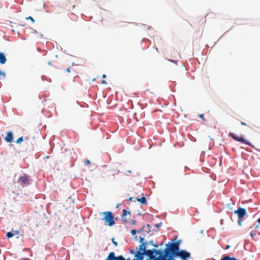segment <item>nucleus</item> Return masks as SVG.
Wrapping results in <instances>:
<instances>
[{"mask_svg":"<svg viewBox=\"0 0 260 260\" xmlns=\"http://www.w3.org/2000/svg\"><path fill=\"white\" fill-rule=\"evenodd\" d=\"M181 240L173 243L169 242L164 251L161 250V258L164 260H175L174 257H178L181 260H187L190 257V254L185 250H179Z\"/></svg>","mask_w":260,"mask_h":260,"instance_id":"obj_1","label":"nucleus"},{"mask_svg":"<svg viewBox=\"0 0 260 260\" xmlns=\"http://www.w3.org/2000/svg\"><path fill=\"white\" fill-rule=\"evenodd\" d=\"M144 238L140 237V242L141 244L137 248V251L130 250V252L134 254L135 260H144V255L149 257L150 260H164L161 258V250L156 249L147 250V242H143Z\"/></svg>","mask_w":260,"mask_h":260,"instance_id":"obj_2","label":"nucleus"},{"mask_svg":"<svg viewBox=\"0 0 260 260\" xmlns=\"http://www.w3.org/2000/svg\"><path fill=\"white\" fill-rule=\"evenodd\" d=\"M104 215V217L101 219L102 220L105 221V224L109 226H112L115 224V221L113 214L110 211L103 212L101 213Z\"/></svg>","mask_w":260,"mask_h":260,"instance_id":"obj_3","label":"nucleus"},{"mask_svg":"<svg viewBox=\"0 0 260 260\" xmlns=\"http://www.w3.org/2000/svg\"><path fill=\"white\" fill-rule=\"evenodd\" d=\"M29 178V176L27 175L26 174H24L21 176H19L17 182H15L14 183L15 187H16V183L19 184V186H18V187H19V186L23 187L25 186L29 185L30 182Z\"/></svg>","mask_w":260,"mask_h":260,"instance_id":"obj_4","label":"nucleus"},{"mask_svg":"<svg viewBox=\"0 0 260 260\" xmlns=\"http://www.w3.org/2000/svg\"><path fill=\"white\" fill-rule=\"evenodd\" d=\"M116 174V171L115 170L109 168L104 171V177L110 179L113 178L115 175Z\"/></svg>","mask_w":260,"mask_h":260,"instance_id":"obj_5","label":"nucleus"},{"mask_svg":"<svg viewBox=\"0 0 260 260\" xmlns=\"http://www.w3.org/2000/svg\"><path fill=\"white\" fill-rule=\"evenodd\" d=\"M229 135L233 139H234L235 140H236L237 141L240 142H241L242 143H244V144H247V145H248L249 146H251V144L249 142H247L246 140H245V139H244V138L243 137H238L236 135L234 134L233 133H230L229 134Z\"/></svg>","mask_w":260,"mask_h":260,"instance_id":"obj_6","label":"nucleus"},{"mask_svg":"<svg viewBox=\"0 0 260 260\" xmlns=\"http://www.w3.org/2000/svg\"><path fill=\"white\" fill-rule=\"evenodd\" d=\"M229 135L233 139H234L235 140H236L237 141L240 142H241L242 143H244V144H247V145H248L249 146H251V144L249 142H247L246 140H245V139H244V138L243 137H238L236 135L234 134L233 133H230L229 134Z\"/></svg>","mask_w":260,"mask_h":260,"instance_id":"obj_7","label":"nucleus"},{"mask_svg":"<svg viewBox=\"0 0 260 260\" xmlns=\"http://www.w3.org/2000/svg\"><path fill=\"white\" fill-rule=\"evenodd\" d=\"M235 214H237L239 218H243L246 214V210L244 208H239L238 210L235 211Z\"/></svg>","mask_w":260,"mask_h":260,"instance_id":"obj_8","label":"nucleus"},{"mask_svg":"<svg viewBox=\"0 0 260 260\" xmlns=\"http://www.w3.org/2000/svg\"><path fill=\"white\" fill-rule=\"evenodd\" d=\"M122 212L123 213L121 215V219L124 222L126 223L127 221V219L126 218V216L129 215L131 213L129 211H128L125 209H123Z\"/></svg>","mask_w":260,"mask_h":260,"instance_id":"obj_9","label":"nucleus"},{"mask_svg":"<svg viewBox=\"0 0 260 260\" xmlns=\"http://www.w3.org/2000/svg\"><path fill=\"white\" fill-rule=\"evenodd\" d=\"M13 134H12V132H9L7 134V136L6 137H5V140L7 142H11L12 141V140H13Z\"/></svg>","mask_w":260,"mask_h":260,"instance_id":"obj_10","label":"nucleus"},{"mask_svg":"<svg viewBox=\"0 0 260 260\" xmlns=\"http://www.w3.org/2000/svg\"><path fill=\"white\" fill-rule=\"evenodd\" d=\"M6 60H7V59H6L5 55H4V53L1 52L0 53V63L4 64L6 62Z\"/></svg>","mask_w":260,"mask_h":260,"instance_id":"obj_11","label":"nucleus"},{"mask_svg":"<svg viewBox=\"0 0 260 260\" xmlns=\"http://www.w3.org/2000/svg\"><path fill=\"white\" fill-rule=\"evenodd\" d=\"M137 200L138 202H140L142 204L145 205V204H146V203H147L146 199L145 197H142L141 198H137Z\"/></svg>","mask_w":260,"mask_h":260,"instance_id":"obj_12","label":"nucleus"},{"mask_svg":"<svg viewBox=\"0 0 260 260\" xmlns=\"http://www.w3.org/2000/svg\"><path fill=\"white\" fill-rule=\"evenodd\" d=\"M220 260H239L235 257H231L230 256H225Z\"/></svg>","mask_w":260,"mask_h":260,"instance_id":"obj_13","label":"nucleus"},{"mask_svg":"<svg viewBox=\"0 0 260 260\" xmlns=\"http://www.w3.org/2000/svg\"><path fill=\"white\" fill-rule=\"evenodd\" d=\"M257 234V231L256 230H252L250 232V236L251 237H253Z\"/></svg>","mask_w":260,"mask_h":260,"instance_id":"obj_14","label":"nucleus"},{"mask_svg":"<svg viewBox=\"0 0 260 260\" xmlns=\"http://www.w3.org/2000/svg\"><path fill=\"white\" fill-rule=\"evenodd\" d=\"M14 236V234H12V232H9L7 234V237L8 238H10Z\"/></svg>","mask_w":260,"mask_h":260,"instance_id":"obj_15","label":"nucleus"},{"mask_svg":"<svg viewBox=\"0 0 260 260\" xmlns=\"http://www.w3.org/2000/svg\"><path fill=\"white\" fill-rule=\"evenodd\" d=\"M23 137H21L20 138H19L17 141H16V143H21L22 141H23Z\"/></svg>","mask_w":260,"mask_h":260,"instance_id":"obj_16","label":"nucleus"},{"mask_svg":"<svg viewBox=\"0 0 260 260\" xmlns=\"http://www.w3.org/2000/svg\"><path fill=\"white\" fill-rule=\"evenodd\" d=\"M149 243L151 244L152 246H153L154 247L157 248L158 247V245L155 244V243H154L153 241H151L149 242Z\"/></svg>","mask_w":260,"mask_h":260,"instance_id":"obj_17","label":"nucleus"},{"mask_svg":"<svg viewBox=\"0 0 260 260\" xmlns=\"http://www.w3.org/2000/svg\"><path fill=\"white\" fill-rule=\"evenodd\" d=\"M131 233L133 236H134L136 234V233H137V231L136 230H131Z\"/></svg>","mask_w":260,"mask_h":260,"instance_id":"obj_18","label":"nucleus"},{"mask_svg":"<svg viewBox=\"0 0 260 260\" xmlns=\"http://www.w3.org/2000/svg\"><path fill=\"white\" fill-rule=\"evenodd\" d=\"M26 20L29 19V20H30L32 22H35L34 19H33V18H32V17H31V16H29V17H28L26 18Z\"/></svg>","mask_w":260,"mask_h":260,"instance_id":"obj_19","label":"nucleus"},{"mask_svg":"<svg viewBox=\"0 0 260 260\" xmlns=\"http://www.w3.org/2000/svg\"><path fill=\"white\" fill-rule=\"evenodd\" d=\"M199 116L202 118L203 119V121H205V119H204V114H199Z\"/></svg>","mask_w":260,"mask_h":260,"instance_id":"obj_20","label":"nucleus"},{"mask_svg":"<svg viewBox=\"0 0 260 260\" xmlns=\"http://www.w3.org/2000/svg\"><path fill=\"white\" fill-rule=\"evenodd\" d=\"M0 76H3L5 77V73L4 72H2L0 70Z\"/></svg>","mask_w":260,"mask_h":260,"instance_id":"obj_21","label":"nucleus"},{"mask_svg":"<svg viewBox=\"0 0 260 260\" xmlns=\"http://www.w3.org/2000/svg\"><path fill=\"white\" fill-rule=\"evenodd\" d=\"M144 226H143V228L142 229H141L140 230L137 231V233H139L142 232L144 230Z\"/></svg>","mask_w":260,"mask_h":260,"instance_id":"obj_22","label":"nucleus"},{"mask_svg":"<svg viewBox=\"0 0 260 260\" xmlns=\"http://www.w3.org/2000/svg\"><path fill=\"white\" fill-rule=\"evenodd\" d=\"M12 232V234H14L15 235H17L18 233V231H11Z\"/></svg>","mask_w":260,"mask_h":260,"instance_id":"obj_23","label":"nucleus"},{"mask_svg":"<svg viewBox=\"0 0 260 260\" xmlns=\"http://www.w3.org/2000/svg\"><path fill=\"white\" fill-rule=\"evenodd\" d=\"M112 242H113V244H114L115 246H117V242L114 241L113 239H112Z\"/></svg>","mask_w":260,"mask_h":260,"instance_id":"obj_24","label":"nucleus"},{"mask_svg":"<svg viewBox=\"0 0 260 260\" xmlns=\"http://www.w3.org/2000/svg\"><path fill=\"white\" fill-rule=\"evenodd\" d=\"M90 164V161L89 160H86L85 162V165H88Z\"/></svg>","mask_w":260,"mask_h":260,"instance_id":"obj_25","label":"nucleus"},{"mask_svg":"<svg viewBox=\"0 0 260 260\" xmlns=\"http://www.w3.org/2000/svg\"><path fill=\"white\" fill-rule=\"evenodd\" d=\"M102 83L103 84H107L106 81L105 80H102Z\"/></svg>","mask_w":260,"mask_h":260,"instance_id":"obj_26","label":"nucleus"},{"mask_svg":"<svg viewBox=\"0 0 260 260\" xmlns=\"http://www.w3.org/2000/svg\"><path fill=\"white\" fill-rule=\"evenodd\" d=\"M161 223H159L158 224H156V226L158 228V227L161 226Z\"/></svg>","mask_w":260,"mask_h":260,"instance_id":"obj_27","label":"nucleus"},{"mask_svg":"<svg viewBox=\"0 0 260 260\" xmlns=\"http://www.w3.org/2000/svg\"><path fill=\"white\" fill-rule=\"evenodd\" d=\"M241 124L242 125H246V123H245L244 122H243V121H242V122H241Z\"/></svg>","mask_w":260,"mask_h":260,"instance_id":"obj_28","label":"nucleus"},{"mask_svg":"<svg viewBox=\"0 0 260 260\" xmlns=\"http://www.w3.org/2000/svg\"><path fill=\"white\" fill-rule=\"evenodd\" d=\"M132 224L135 225L136 224V221L134 220H132Z\"/></svg>","mask_w":260,"mask_h":260,"instance_id":"obj_29","label":"nucleus"},{"mask_svg":"<svg viewBox=\"0 0 260 260\" xmlns=\"http://www.w3.org/2000/svg\"><path fill=\"white\" fill-rule=\"evenodd\" d=\"M66 71H67V72H70V68H68V69H67V70H66Z\"/></svg>","mask_w":260,"mask_h":260,"instance_id":"obj_30","label":"nucleus"},{"mask_svg":"<svg viewBox=\"0 0 260 260\" xmlns=\"http://www.w3.org/2000/svg\"><path fill=\"white\" fill-rule=\"evenodd\" d=\"M257 222L260 224V218L257 219Z\"/></svg>","mask_w":260,"mask_h":260,"instance_id":"obj_31","label":"nucleus"},{"mask_svg":"<svg viewBox=\"0 0 260 260\" xmlns=\"http://www.w3.org/2000/svg\"><path fill=\"white\" fill-rule=\"evenodd\" d=\"M106 75H105V74H103V76H102V77H103V78H106Z\"/></svg>","mask_w":260,"mask_h":260,"instance_id":"obj_32","label":"nucleus"},{"mask_svg":"<svg viewBox=\"0 0 260 260\" xmlns=\"http://www.w3.org/2000/svg\"><path fill=\"white\" fill-rule=\"evenodd\" d=\"M129 200L132 201L133 200V198H132V197L129 198Z\"/></svg>","mask_w":260,"mask_h":260,"instance_id":"obj_33","label":"nucleus"},{"mask_svg":"<svg viewBox=\"0 0 260 260\" xmlns=\"http://www.w3.org/2000/svg\"><path fill=\"white\" fill-rule=\"evenodd\" d=\"M258 227H259V225H256L255 226V228H256V229L258 228Z\"/></svg>","mask_w":260,"mask_h":260,"instance_id":"obj_34","label":"nucleus"},{"mask_svg":"<svg viewBox=\"0 0 260 260\" xmlns=\"http://www.w3.org/2000/svg\"><path fill=\"white\" fill-rule=\"evenodd\" d=\"M230 247V246H226V249H228Z\"/></svg>","mask_w":260,"mask_h":260,"instance_id":"obj_35","label":"nucleus"},{"mask_svg":"<svg viewBox=\"0 0 260 260\" xmlns=\"http://www.w3.org/2000/svg\"><path fill=\"white\" fill-rule=\"evenodd\" d=\"M170 61H171V62H174V61L172 60H170Z\"/></svg>","mask_w":260,"mask_h":260,"instance_id":"obj_36","label":"nucleus"},{"mask_svg":"<svg viewBox=\"0 0 260 260\" xmlns=\"http://www.w3.org/2000/svg\"><path fill=\"white\" fill-rule=\"evenodd\" d=\"M147 226L148 227V228H150V225L149 224H147Z\"/></svg>","mask_w":260,"mask_h":260,"instance_id":"obj_37","label":"nucleus"},{"mask_svg":"<svg viewBox=\"0 0 260 260\" xmlns=\"http://www.w3.org/2000/svg\"><path fill=\"white\" fill-rule=\"evenodd\" d=\"M46 158H49V156H46Z\"/></svg>","mask_w":260,"mask_h":260,"instance_id":"obj_38","label":"nucleus"}]
</instances>
